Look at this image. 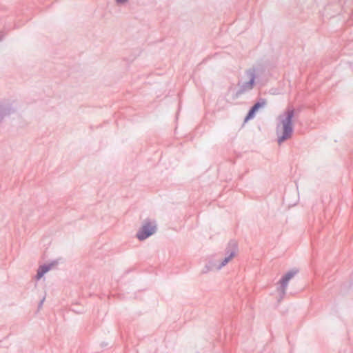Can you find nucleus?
<instances>
[{
	"instance_id": "obj_1",
	"label": "nucleus",
	"mask_w": 353,
	"mask_h": 353,
	"mask_svg": "<svg viewBox=\"0 0 353 353\" xmlns=\"http://www.w3.org/2000/svg\"><path fill=\"white\" fill-rule=\"evenodd\" d=\"M294 113V109L292 107H289L277 117L276 134L277 142L279 145L289 139L293 134V117Z\"/></svg>"
},
{
	"instance_id": "obj_2",
	"label": "nucleus",
	"mask_w": 353,
	"mask_h": 353,
	"mask_svg": "<svg viewBox=\"0 0 353 353\" xmlns=\"http://www.w3.org/2000/svg\"><path fill=\"white\" fill-rule=\"evenodd\" d=\"M157 231V223L154 220L147 219L137 232L136 236L139 241H143L154 234Z\"/></svg>"
},
{
	"instance_id": "obj_3",
	"label": "nucleus",
	"mask_w": 353,
	"mask_h": 353,
	"mask_svg": "<svg viewBox=\"0 0 353 353\" xmlns=\"http://www.w3.org/2000/svg\"><path fill=\"white\" fill-rule=\"evenodd\" d=\"M298 270H292L285 273L279 280L277 288V292L279 294V301L283 300L286 294V290L289 281L298 273Z\"/></svg>"
},
{
	"instance_id": "obj_4",
	"label": "nucleus",
	"mask_w": 353,
	"mask_h": 353,
	"mask_svg": "<svg viewBox=\"0 0 353 353\" xmlns=\"http://www.w3.org/2000/svg\"><path fill=\"white\" fill-rule=\"evenodd\" d=\"M238 246L236 242L230 241L225 250V257L220 264L217 265L216 270H220L225 266L236 254Z\"/></svg>"
},
{
	"instance_id": "obj_5",
	"label": "nucleus",
	"mask_w": 353,
	"mask_h": 353,
	"mask_svg": "<svg viewBox=\"0 0 353 353\" xmlns=\"http://www.w3.org/2000/svg\"><path fill=\"white\" fill-rule=\"evenodd\" d=\"M246 74L249 78V81L248 82L243 83L239 85V90L236 92V95H241L246 92H248L252 90L254 85V80L256 79V70L255 69H250L246 71Z\"/></svg>"
},
{
	"instance_id": "obj_6",
	"label": "nucleus",
	"mask_w": 353,
	"mask_h": 353,
	"mask_svg": "<svg viewBox=\"0 0 353 353\" xmlns=\"http://www.w3.org/2000/svg\"><path fill=\"white\" fill-rule=\"evenodd\" d=\"M57 264V262L54 261L50 263L44 264L39 267L37 270V275L35 278L37 280H39L46 272L50 270L53 267Z\"/></svg>"
},
{
	"instance_id": "obj_7",
	"label": "nucleus",
	"mask_w": 353,
	"mask_h": 353,
	"mask_svg": "<svg viewBox=\"0 0 353 353\" xmlns=\"http://www.w3.org/2000/svg\"><path fill=\"white\" fill-rule=\"evenodd\" d=\"M14 112V110L12 107L0 104V123L2 121L5 117L9 116Z\"/></svg>"
},
{
	"instance_id": "obj_8",
	"label": "nucleus",
	"mask_w": 353,
	"mask_h": 353,
	"mask_svg": "<svg viewBox=\"0 0 353 353\" xmlns=\"http://www.w3.org/2000/svg\"><path fill=\"white\" fill-rule=\"evenodd\" d=\"M267 103V101L265 99L261 98L257 102L254 103V105L251 108L254 112H256L259 108H264Z\"/></svg>"
},
{
	"instance_id": "obj_9",
	"label": "nucleus",
	"mask_w": 353,
	"mask_h": 353,
	"mask_svg": "<svg viewBox=\"0 0 353 353\" xmlns=\"http://www.w3.org/2000/svg\"><path fill=\"white\" fill-rule=\"evenodd\" d=\"M217 265H216L214 262L210 261L208 264L205 265L203 269L201 271L202 274H206L209 272L210 271L213 270L214 269H216V267Z\"/></svg>"
},
{
	"instance_id": "obj_10",
	"label": "nucleus",
	"mask_w": 353,
	"mask_h": 353,
	"mask_svg": "<svg viewBox=\"0 0 353 353\" xmlns=\"http://www.w3.org/2000/svg\"><path fill=\"white\" fill-rule=\"evenodd\" d=\"M255 113H256V112H254L253 110H252L250 108V110H249L247 116L245 118V121L246 122L248 120L252 119L254 117Z\"/></svg>"
},
{
	"instance_id": "obj_11",
	"label": "nucleus",
	"mask_w": 353,
	"mask_h": 353,
	"mask_svg": "<svg viewBox=\"0 0 353 353\" xmlns=\"http://www.w3.org/2000/svg\"><path fill=\"white\" fill-rule=\"evenodd\" d=\"M255 113H256V112H254L253 110H252L250 108V110H249L247 116L245 118V121L246 122L248 120L252 119L254 117Z\"/></svg>"
},
{
	"instance_id": "obj_12",
	"label": "nucleus",
	"mask_w": 353,
	"mask_h": 353,
	"mask_svg": "<svg viewBox=\"0 0 353 353\" xmlns=\"http://www.w3.org/2000/svg\"><path fill=\"white\" fill-rule=\"evenodd\" d=\"M117 5H125L129 0H114Z\"/></svg>"
},
{
	"instance_id": "obj_13",
	"label": "nucleus",
	"mask_w": 353,
	"mask_h": 353,
	"mask_svg": "<svg viewBox=\"0 0 353 353\" xmlns=\"http://www.w3.org/2000/svg\"><path fill=\"white\" fill-rule=\"evenodd\" d=\"M44 299H45V298H43V299L41 301L40 304H39V306L42 305V304H43V301H44Z\"/></svg>"
},
{
	"instance_id": "obj_14",
	"label": "nucleus",
	"mask_w": 353,
	"mask_h": 353,
	"mask_svg": "<svg viewBox=\"0 0 353 353\" xmlns=\"http://www.w3.org/2000/svg\"><path fill=\"white\" fill-rule=\"evenodd\" d=\"M3 37V35L0 34V41L2 40Z\"/></svg>"
},
{
	"instance_id": "obj_15",
	"label": "nucleus",
	"mask_w": 353,
	"mask_h": 353,
	"mask_svg": "<svg viewBox=\"0 0 353 353\" xmlns=\"http://www.w3.org/2000/svg\"><path fill=\"white\" fill-rule=\"evenodd\" d=\"M3 37V35L0 34V41L2 40Z\"/></svg>"
}]
</instances>
